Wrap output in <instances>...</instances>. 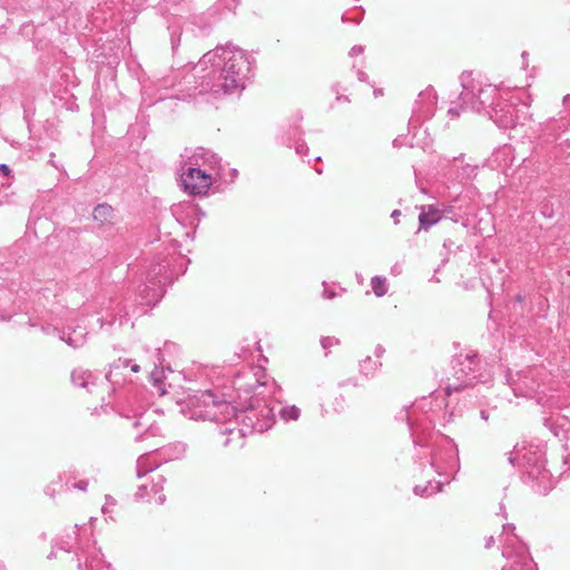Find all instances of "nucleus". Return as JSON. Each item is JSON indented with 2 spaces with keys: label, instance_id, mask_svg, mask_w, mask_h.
<instances>
[{
  "label": "nucleus",
  "instance_id": "obj_1",
  "mask_svg": "<svg viewBox=\"0 0 570 570\" xmlns=\"http://www.w3.org/2000/svg\"><path fill=\"white\" fill-rule=\"evenodd\" d=\"M205 156L204 153H196L181 166L180 184L189 195H205L213 184L212 176L197 168Z\"/></svg>",
  "mask_w": 570,
  "mask_h": 570
},
{
  "label": "nucleus",
  "instance_id": "obj_2",
  "mask_svg": "<svg viewBox=\"0 0 570 570\" xmlns=\"http://www.w3.org/2000/svg\"><path fill=\"white\" fill-rule=\"evenodd\" d=\"M224 55L227 56V61L223 70L224 82L222 87L226 92H230L237 88H243L244 78L248 71V62L240 50H224Z\"/></svg>",
  "mask_w": 570,
  "mask_h": 570
},
{
  "label": "nucleus",
  "instance_id": "obj_3",
  "mask_svg": "<svg viewBox=\"0 0 570 570\" xmlns=\"http://www.w3.org/2000/svg\"><path fill=\"white\" fill-rule=\"evenodd\" d=\"M194 407L191 417L214 421L225 420L233 413V407L226 402H218L209 392H204L191 401Z\"/></svg>",
  "mask_w": 570,
  "mask_h": 570
},
{
  "label": "nucleus",
  "instance_id": "obj_4",
  "mask_svg": "<svg viewBox=\"0 0 570 570\" xmlns=\"http://www.w3.org/2000/svg\"><path fill=\"white\" fill-rule=\"evenodd\" d=\"M94 219L101 226H110L116 222L114 208L108 204H99L94 208Z\"/></svg>",
  "mask_w": 570,
  "mask_h": 570
},
{
  "label": "nucleus",
  "instance_id": "obj_5",
  "mask_svg": "<svg viewBox=\"0 0 570 570\" xmlns=\"http://www.w3.org/2000/svg\"><path fill=\"white\" fill-rule=\"evenodd\" d=\"M442 217V214L439 209L433 206H425L422 208L420 214V226L421 228H429L435 223H438Z\"/></svg>",
  "mask_w": 570,
  "mask_h": 570
},
{
  "label": "nucleus",
  "instance_id": "obj_6",
  "mask_svg": "<svg viewBox=\"0 0 570 570\" xmlns=\"http://www.w3.org/2000/svg\"><path fill=\"white\" fill-rule=\"evenodd\" d=\"M372 287L377 296H382L386 293L385 279L381 277H374L372 279Z\"/></svg>",
  "mask_w": 570,
  "mask_h": 570
},
{
  "label": "nucleus",
  "instance_id": "obj_7",
  "mask_svg": "<svg viewBox=\"0 0 570 570\" xmlns=\"http://www.w3.org/2000/svg\"><path fill=\"white\" fill-rule=\"evenodd\" d=\"M281 415L284 420H296L299 416V409L296 406H286L282 410Z\"/></svg>",
  "mask_w": 570,
  "mask_h": 570
},
{
  "label": "nucleus",
  "instance_id": "obj_8",
  "mask_svg": "<svg viewBox=\"0 0 570 570\" xmlns=\"http://www.w3.org/2000/svg\"><path fill=\"white\" fill-rule=\"evenodd\" d=\"M0 173H2L6 176H9L11 170L7 165L1 164L0 165Z\"/></svg>",
  "mask_w": 570,
  "mask_h": 570
},
{
  "label": "nucleus",
  "instance_id": "obj_9",
  "mask_svg": "<svg viewBox=\"0 0 570 570\" xmlns=\"http://www.w3.org/2000/svg\"><path fill=\"white\" fill-rule=\"evenodd\" d=\"M399 215H400V210H394V212L392 213V217H397Z\"/></svg>",
  "mask_w": 570,
  "mask_h": 570
},
{
  "label": "nucleus",
  "instance_id": "obj_10",
  "mask_svg": "<svg viewBox=\"0 0 570 570\" xmlns=\"http://www.w3.org/2000/svg\"><path fill=\"white\" fill-rule=\"evenodd\" d=\"M131 371H132V372H138V371H139V366H138V365H134V366L131 367Z\"/></svg>",
  "mask_w": 570,
  "mask_h": 570
}]
</instances>
